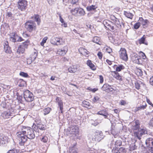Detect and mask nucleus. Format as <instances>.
<instances>
[{
	"label": "nucleus",
	"instance_id": "a878e982",
	"mask_svg": "<svg viewBox=\"0 0 153 153\" xmlns=\"http://www.w3.org/2000/svg\"><path fill=\"white\" fill-rule=\"evenodd\" d=\"M82 105L83 107L88 108L91 109L92 107V106L89 102L85 100L82 102Z\"/></svg>",
	"mask_w": 153,
	"mask_h": 153
},
{
	"label": "nucleus",
	"instance_id": "6e6552de",
	"mask_svg": "<svg viewBox=\"0 0 153 153\" xmlns=\"http://www.w3.org/2000/svg\"><path fill=\"white\" fill-rule=\"evenodd\" d=\"M103 23L105 27L111 31L114 30V27L113 26V23L111 21L106 19L103 21Z\"/></svg>",
	"mask_w": 153,
	"mask_h": 153
},
{
	"label": "nucleus",
	"instance_id": "1a4fd4ad",
	"mask_svg": "<svg viewBox=\"0 0 153 153\" xmlns=\"http://www.w3.org/2000/svg\"><path fill=\"white\" fill-rule=\"evenodd\" d=\"M119 54L121 59L125 61H127L128 60V56L125 48H120L119 51Z\"/></svg>",
	"mask_w": 153,
	"mask_h": 153
},
{
	"label": "nucleus",
	"instance_id": "412c9836",
	"mask_svg": "<svg viewBox=\"0 0 153 153\" xmlns=\"http://www.w3.org/2000/svg\"><path fill=\"white\" fill-rule=\"evenodd\" d=\"M7 142L6 137L4 136H1L0 137V145L4 146Z\"/></svg>",
	"mask_w": 153,
	"mask_h": 153
},
{
	"label": "nucleus",
	"instance_id": "bf43d9fd",
	"mask_svg": "<svg viewBox=\"0 0 153 153\" xmlns=\"http://www.w3.org/2000/svg\"><path fill=\"white\" fill-rule=\"evenodd\" d=\"M120 104L121 105H125L126 104V102L124 100H122L120 101Z\"/></svg>",
	"mask_w": 153,
	"mask_h": 153
},
{
	"label": "nucleus",
	"instance_id": "8fccbe9b",
	"mask_svg": "<svg viewBox=\"0 0 153 153\" xmlns=\"http://www.w3.org/2000/svg\"><path fill=\"white\" fill-rule=\"evenodd\" d=\"M19 75L21 76H22L24 77H28L27 74L23 72H21L19 73Z\"/></svg>",
	"mask_w": 153,
	"mask_h": 153
},
{
	"label": "nucleus",
	"instance_id": "680f3d73",
	"mask_svg": "<svg viewBox=\"0 0 153 153\" xmlns=\"http://www.w3.org/2000/svg\"><path fill=\"white\" fill-rule=\"evenodd\" d=\"M59 19L60 22H61L62 23H64V21L61 15L60 14H59Z\"/></svg>",
	"mask_w": 153,
	"mask_h": 153
},
{
	"label": "nucleus",
	"instance_id": "6e6d98bb",
	"mask_svg": "<svg viewBox=\"0 0 153 153\" xmlns=\"http://www.w3.org/2000/svg\"><path fill=\"white\" fill-rule=\"evenodd\" d=\"M143 109V105H142L140 107H138L136 109V111H138L141 110Z\"/></svg>",
	"mask_w": 153,
	"mask_h": 153
},
{
	"label": "nucleus",
	"instance_id": "2f4dec72",
	"mask_svg": "<svg viewBox=\"0 0 153 153\" xmlns=\"http://www.w3.org/2000/svg\"><path fill=\"white\" fill-rule=\"evenodd\" d=\"M15 34L16 33L15 32H12L10 33V39L13 42H16Z\"/></svg>",
	"mask_w": 153,
	"mask_h": 153
},
{
	"label": "nucleus",
	"instance_id": "a211bd4d",
	"mask_svg": "<svg viewBox=\"0 0 153 153\" xmlns=\"http://www.w3.org/2000/svg\"><path fill=\"white\" fill-rule=\"evenodd\" d=\"M92 41L93 42L99 45H103V43L101 39L99 37L97 36H94L93 38Z\"/></svg>",
	"mask_w": 153,
	"mask_h": 153
},
{
	"label": "nucleus",
	"instance_id": "72a5a7b5",
	"mask_svg": "<svg viewBox=\"0 0 153 153\" xmlns=\"http://www.w3.org/2000/svg\"><path fill=\"white\" fill-rule=\"evenodd\" d=\"M51 108L48 107L44 108L43 109L44 111V115H46L50 113L51 111Z\"/></svg>",
	"mask_w": 153,
	"mask_h": 153
},
{
	"label": "nucleus",
	"instance_id": "4c0bfd02",
	"mask_svg": "<svg viewBox=\"0 0 153 153\" xmlns=\"http://www.w3.org/2000/svg\"><path fill=\"white\" fill-rule=\"evenodd\" d=\"M139 127V124L138 120H137L135 121V125L133 126L132 128L134 130H137Z\"/></svg>",
	"mask_w": 153,
	"mask_h": 153
},
{
	"label": "nucleus",
	"instance_id": "aec40b11",
	"mask_svg": "<svg viewBox=\"0 0 153 153\" xmlns=\"http://www.w3.org/2000/svg\"><path fill=\"white\" fill-rule=\"evenodd\" d=\"M111 75L114 77L120 80H122L121 76L117 71H114L111 72Z\"/></svg>",
	"mask_w": 153,
	"mask_h": 153
},
{
	"label": "nucleus",
	"instance_id": "79ce46f5",
	"mask_svg": "<svg viewBox=\"0 0 153 153\" xmlns=\"http://www.w3.org/2000/svg\"><path fill=\"white\" fill-rule=\"evenodd\" d=\"M25 51V48H18L16 53L18 54L23 53Z\"/></svg>",
	"mask_w": 153,
	"mask_h": 153
},
{
	"label": "nucleus",
	"instance_id": "5701e85b",
	"mask_svg": "<svg viewBox=\"0 0 153 153\" xmlns=\"http://www.w3.org/2000/svg\"><path fill=\"white\" fill-rule=\"evenodd\" d=\"M79 51L80 53L83 55L85 56L86 57H87L89 52L87 51L86 48H79Z\"/></svg>",
	"mask_w": 153,
	"mask_h": 153
},
{
	"label": "nucleus",
	"instance_id": "4be33fe9",
	"mask_svg": "<svg viewBox=\"0 0 153 153\" xmlns=\"http://www.w3.org/2000/svg\"><path fill=\"white\" fill-rule=\"evenodd\" d=\"M59 48L57 52V54L60 55H64L67 51V48Z\"/></svg>",
	"mask_w": 153,
	"mask_h": 153
},
{
	"label": "nucleus",
	"instance_id": "423d86ee",
	"mask_svg": "<svg viewBox=\"0 0 153 153\" xmlns=\"http://www.w3.org/2000/svg\"><path fill=\"white\" fill-rule=\"evenodd\" d=\"M131 60L134 63L143 65V61L140 56L137 54L134 53L131 55Z\"/></svg>",
	"mask_w": 153,
	"mask_h": 153
},
{
	"label": "nucleus",
	"instance_id": "dca6fc26",
	"mask_svg": "<svg viewBox=\"0 0 153 153\" xmlns=\"http://www.w3.org/2000/svg\"><path fill=\"white\" fill-rule=\"evenodd\" d=\"M56 102L58 103L59 109L61 111V113H62V110L63 109V104L62 101L61 99L58 97H57L56 99Z\"/></svg>",
	"mask_w": 153,
	"mask_h": 153
},
{
	"label": "nucleus",
	"instance_id": "20e7f679",
	"mask_svg": "<svg viewBox=\"0 0 153 153\" xmlns=\"http://www.w3.org/2000/svg\"><path fill=\"white\" fill-rule=\"evenodd\" d=\"M23 132L26 134L27 139H33L35 137V134L33 130L31 128L24 126Z\"/></svg>",
	"mask_w": 153,
	"mask_h": 153
},
{
	"label": "nucleus",
	"instance_id": "3c124183",
	"mask_svg": "<svg viewBox=\"0 0 153 153\" xmlns=\"http://www.w3.org/2000/svg\"><path fill=\"white\" fill-rule=\"evenodd\" d=\"M97 151L94 149H91L88 151V153H97Z\"/></svg>",
	"mask_w": 153,
	"mask_h": 153
},
{
	"label": "nucleus",
	"instance_id": "f3484780",
	"mask_svg": "<svg viewBox=\"0 0 153 153\" xmlns=\"http://www.w3.org/2000/svg\"><path fill=\"white\" fill-rule=\"evenodd\" d=\"M117 149H113L112 151V152L113 153H118V152L119 153H126V149L123 147H121L119 149H118V148H117Z\"/></svg>",
	"mask_w": 153,
	"mask_h": 153
},
{
	"label": "nucleus",
	"instance_id": "39448f33",
	"mask_svg": "<svg viewBox=\"0 0 153 153\" xmlns=\"http://www.w3.org/2000/svg\"><path fill=\"white\" fill-rule=\"evenodd\" d=\"M23 95L25 100L27 102H31L33 100V94L29 90H27L24 91Z\"/></svg>",
	"mask_w": 153,
	"mask_h": 153
},
{
	"label": "nucleus",
	"instance_id": "f03ea898",
	"mask_svg": "<svg viewBox=\"0 0 153 153\" xmlns=\"http://www.w3.org/2000/svg\"><path fill=\"white\" fill-rule=\"evenodd\" d=\"M24 129V126L22 129V131L17 132L16 134L17 136L18 139L19 143V144L20 146H23L25 143L27 141V137L26 134L23 132Z\"/></svg>",
	"mask_w": 153,
	"mask_h": 153
},
{
	"label": "nucleus",
	"instance_id": "f8f14e48",
	"mask_svg": "<svg viewBox=\"0 0 153 153\" xmlns=\"http://www.w3.org/2000/svg\"><path fill=\"white\" fill-rule=\"evenodd\" d=\"M51 42L53 44L57 45L62 44L64 42L62 41V39L58 37L52 38L51 40Z\"/></svg>",
	"mask_w": 153,
	"mask_h": 153
},
{
	"label": "nucleus",
	"instance_id": "49530a36",
	"mask_svg": "<svg viewBox=\"0 0 153 153\" xmlns=\"http://www.w3.org/2000/svg\"><path fill=\"white\" fill-rule=\"evenodd\" d=\"M121 144L122 142L121 140H117L116 141L115 144V147L117 148V147L118 146H120L121 145Z\"/></svg>",
	"mask_w": 153,
	"mask_h": 153
},
{
	"label": "nucleus",
	"instance_id": "a19ab883",
	"mask_svg": "<svg viewBox=\"0 0 153 153\" xmlns=\"http://www.w3.org/2000/svg\"><path fill=\"white\" fill-rule=\"evenodd\" d=\"M124 68V67L123 65H120L116 68V71H120L122 69H123Z\"/></svg>",
	"mask_w": 153,
	"mask_h": 153
},
{
	"label": "nucleus",
	"instance_id": "69168bd1",
	"mask_svg": "<svg viewBox=\"0 0 153 153\" xmlns=\"http://www.w3.org/2000/svg\"><path fill=\"white\" fill-rule=\"evenodd\" d=\"M149 82L150 84L153 86V76L150 78Z\"/></svg>",
	"mask_w": 153,
	"mask_h": 153
},
{
	"label": "nucleus",
	"instance_id": "0eeeda50",
	"mask_svg": "<svg viewBox=\"0 0 153 153\" xmlns=\"http://www.w3.org/2000/svg\"><path fill=\"white\" fill-rule=\"evenodd\" d=\"M17 5L18 8L19 10L24 11L27 8V1L26 0H19Z\"/></svg>",
	"mask_w": 153,
	"mask_h": 153
},
{
	"label": "nucleus",
	"instance_id": "9b49d317",
	"mask_svg": "<svg viewBox=\"0 0 153 153\" xmlns=\"http://www.w3.org/2000/svg\"><path fill=\"white\" fill-rule=\"evenodd\" d=\"M101 89L103 91L107 92H113L114 90L112 88L111 86L107 84H104L101 87Z\"/></svg>",
	"mask_w": 153,
	"mask_h": 153
},
{
	"label": "nucleus",
	"instance_id": "774afa93",
	"mask_svg": "<svg viewBox=\"0 0 153 153\" xmlns=\"http://www.w3.org/2000/svg\"><path fill=\"white\" fill-rule=\"evenodd\" d=\"M149 123L150 126L153 127V118L151 120Z\"/></svg>",
	"mask_w": 153,
	"mask_h": 153
},
{
	"label": "nucleus",
	"instance_id": "58836bf2",
	"mask_svg": "<svg viewBox=\"0 0 153 153\" xmlns=\"http://www.w3.org/2000/svg\"><path fill=\"white\" fill-rule=\"evenodd\" d=\"M42 138L40 137L41 141L45 143L47 142L48 140V137L47 136L45 135L43 136H42Z\"/></svg>",
	"mask_w": 153,
	"mask_h": 153
},
{
	"label": "nucleus",
	"instance_id": "f704fd0d",
	"mask_svg": "<svg viewBox=\"0 0 153 153\" xmlns=\"http://www.w3.org/2000/svg\"><path fill=\"white\" fill-rule=\"evenodd\" d=\"M37 127L42 130H44L45 129L46 126L45 125L40 124H37Z\"/></svg>",
	"mask_w": 153,
	"mask_h": 153
},
{
	"label": "nucleus",
	"instance_id": "13d9d810",
	"mask_svg": "<svg viewBox=\"0 0 153 153\" xmlns=\"http://www.w3.org/2000/svg\"><path fill=\"white\" fill-rule=\"evenodd\" d=\"M146 101L149 105L153 107V104L151 102L149 99H147V98H146Z\"/></svg>",
	"mask_w": 153,
	"mask_h": 153
},
{
	"label": "nucleus",
	"instance_id": "de8ad7c7",
	"mask_svg": "<svg viewBox=\"0 0 153 153\" xmlns=\"http://www.w3.org/2000/svg\"><path fill=\"white\" fill-rule=\"evenodd\" d=\"M100 97L98 96H96L94 97L92 100V101L94 102L95 103L100 101Z\"/></svg>",
	"mask_w": 153,
	"mask_h": 153
},
{
	"label": "nucleus",
	"instance_id": "c85d7f7f",
	"mask_svg": "<svg viewBox=\"0 0 153 153\" xmlns=\"http://www.w3.org/2000/svg\"><path fill=\"white\" fill-rule=\"evenodd\" d=\"M18 85L19 87H23L26 84V82L23 79H20L18 81Z\"/></svg>",
	"mask_w": 153,
	"mask_h": 153
},
{
	"label": "nucleus",
	"instance_id": "c756f323",
	"mask_svg": "<svg viewBox=\"0 0 153 153\" xmlns=\"http://www.w3.org/2000/svg\"><path fill=\"white\" fill-rule=\"evenodd\" d=\"M124 14L127 17L131 19H132L133 18V15L131 13L128 12L127 11H124Z\"/></svg>",
	"mask_w": 153,
	"mask_h": 153
},
{
	"label": "nucleus",
	"instance_id": "4468645a",
	"mask_svg": "<svg viewBox=\"0 0 153 153\" xmlns=\"http://www.w3.org/2000/svg\"><path fill=\"white\" fill-rule=\"evenodd\" d=\"M69 132L70 134H72L73 135L76 136L79 133L78 128L76 126H71L70 128Z\"/></svg>",
	"mask_w": 153,
	"mask_h": 153
},
{
	"label": "nucleus",
	"instance_id": "a18cd8bd",
	"mask_svg": "<svg viewBox=\"0 0 153 153\" xmlns=\"http://www.w3.org/2000/svg\"><path fill=\"white\" fill-rule=\"evenodd\" d=\"M4 48H8L9 47L8 42L7 41H4L2 42Z\"/></svg>",
	"mask_w": 153,
	"mask_h": 153
},
{
	"label": "nucleus",
	"instance_id": "473e14b6",
	"mask_svg": "<svg viewBox=\"0 0 153 153\" xmlns=\"http://www.w3.org/2000/svg\"><path fill=\"white\" fill-rule=\"evenodd\" d=\"M97 7L95 5H91V6H88L87 7V10L88 11H90L92 10H95Z\"/></svg>",
	"mask_w": 153,
	"mask_h": 153
},
{
	"label": "nucleus",
	"instance_id": "b1692460",
	"mask_svg": "<svg viewBox=\"0 0 153 153\" xmlns=\"http://www.w3.org/2000/svg\"><path fill=\"white\" fill-rule=\"evenodd\" d=\"M114 24L117 28L120 29L121 27V25L122 24L124 25V24L122 22H120L119 20L117 19H116L114 21Z\"/></svg>",
	"mask_w": 153,
	"mask_h": 153
},
{
	"label": "nucleus",
	"instance_id": "4d7b16f0",
	"mask_svg": "<svg viewBox=\"0 0 153 153\" xmlns=\"http://www.w3.org/2000/svg\"><path fill=\"white\" fill-rule=\"evenodd\" d=\"M99 78L100 79V83H102L103 82V77L102 75L99 76Z\"/></svg>",
	"mask_w": 153,
	"mask_h": 153
},
{
	"label": "nucleus",
	"instance_id": "bb28decb",
	"mask_svg": "<svg viewBox=\"0 0 153 153\" xmlns=\"http://www.w3.org/2000/svg\"><path fill=\"white\" fill-rule=\"evenodd\" d=\"M87 65L89 66L93 70H95L96 69V68L94 65L93 64L91 61L89 60H88L87 61Z\"/></svg>",
	"mask_w": 153,
	"mask_h": 153
},
{
	"label": "nucleus",
	"instance_id": "37998d69",
	"mask_svg": "<svg viewBox=\"0 0 153 153\" xmlns=\"http://www.w3.org/2000/svg\"><path fill=\"white\" fill-rule=\"evenodd\" d=\"M48 39V37L47 36H45L44 38L42 41L40 43V45L41 46H43L44 45V44L46 42L47 40Z\"/></svg>",
	"mask_w": 153,
	"mask_h": 153
},
{
	"label": "nucleus",
	"instance_id": "c03bdc74",
	"mask_svg": "<svg viewBox=\"0 0 153 153\" xmlns=\"http://www.w3.org/2000/svg\"><path fill=\"white\" fill-rule=\"evenodd\" d=\"M69 151L70 153H78L77 149L74 147H71Z\"/></svg>",
	"mask_w": 153,
	"mask_h": 153
},
{
	"label": "nucleus",
	"instance_id": "864d4df0",
	"mask_svg": "<svg viewBox=\"0 0 153 153\" xmlns=\"http://www.w3.org/2000/svg\"><path fill=\"white\" fill-rule=\"evenodd\" d=\"M97 55L98 57L100 59H101L102 57V54L101 52H99L97 54Z\"/></svg>",
	"mask_w": 153,
	"mask_h": 153
},
{
	"label": "nucleus",
	"instance_id": "7c9ffc66",
	"mask_svg": "<svg viewBox=\"0 0 153 153\" xmlns=\"http://www.w3.org/2000/svg\"><path fill=\"white\" fill-rule=\"evenodd\" d=\"M33 53V54L31 55L30 57L32 61L35 59L37 55V51L35 48H34Z\"/></svg>",
	"mask_w": 153,
	"mask_h": 153
},
{
	"label": "nucleus",
	"instance_id": "6ab92c4d",
	"mask_svg": "<svg viewBox=\"0 0 153 153\" xmlns=\"http://www.w3.org/2000/svg\"><path fill=\"white\" fill-rule=\"evenodd\" d=\"M19 149L17 148L15 145H14L7 153H19Z\"/></svg>",
	"mask_w": 153,
	"mask_h": 153
},
{
	"label": "nucleus",
	"instance_id": "9d476101",
	"mask_svg": "<svg viewBox=\"0 0 153 153\" xmlns=\"http://www.w3.org/2000/svg\"><path fill=\"white\" fill-rule=\"evenodd\" d=\"M146 144L148 147L151 148L150 151L153 153V139L152 138H149L146 140Z\"/></svg>",
	"mask_w": 153,
	"mask_h": 153
},
{
	"label": "nucleus",
	"instance_id": "09e8293b",
	"mask_svg": "<svg viewBox=\"0 0 153 153\" xmlns=\"http://www.w3.org/2000/svg\"><path fill=\"white\" fill-rule=\"evenodd\" d=\"M141 23L140 22H138L135 23L134 25V28L135 29H138L140 26Z\"/></svg>",
	"mask_w": 153,
	"mask_h": 153
},
{
	"label": "nucleus",
	"instance_id": "338daca9",
	"mask_svg": "<svg viewBox=\"0 0 153 153\" xmlns=\"http://www.w3.org/2000/svg\"><path fill=\"white\" fill-rule=\"evenodd\" d=\"M99 124V122L97 121L96 120L95 121L94 123H92V125H93L94 126H96Z\"/></svg>",
	"mask_w": 153,
	"mask_h": 153
},
{
	"label": "nucleus",
	"instance_id": "5fc2aeb1",
	"mask_svg": "<svg viewBox=\"0 0 153 153\" xmlns=\"http://www.w3.org/2000/svg\"><path fill=\"white\" fill-rule=\"evenodd\" d=\"M105 51L109 54H111L112 53V48H106Z\"/></svg>",
	"mask_w": 153,
	"mask_h": 153
},
{
	"label": "nucleus",
	"instance_id": "ddd939ff",
	"mask_svg": "<svg viewBox=\"0 0 153 153\" xmlns=\"http://www.w3.org/2000/svg\"><path fill=\"white\" fill-rule=\"evenodd\" d=\"M97 114L103 116L105 119H107L109 120L110 119L109 116H110V114L108 113L105 109L99 111L97 113Z\"/></svg>",
	"mask_w": 153,
	"mask_h": 153
},
{
	"label": "nucleus",
	"instance_id": "052dcab7",
	"mask_svg": "<svg viewBox=\"0 0 153 153\" xmlns=\"http://www.w3.org/2000/svg\"><path fill=\"white\" fill-rule=\"evenodd\" d=\"M6 16L8 17H11L12 16V14L10 12H7Z\"/></svg>",
	"mask_w": 153,
	"mask_h": 153
},
{
	"label": "nucleus",
	"instance_id": "393cba45",
	"mask_svg": "<svg viewBox=\"0 0 153 153\" xmlns=\"http://www.w3.org/2000/svg\"><path fill=\"white\" fill-rule=\"evenodd\" d=\"M68 71L70 73H74L77 71V68L75 65H72L68 68Z\"/></svg>",
	"mask_w": 153,
	"mask_h": 153
},
{
	"label": "nucleus",
	"instance_id": "e433bc0d",
	"mask_svg": "<svg viewBox=\"0 0 153 153\" xmlns=\"http://www.w3.org/2000/svg\"><path fill=\"white\" fill-rule=\"evenodd\" d=\"M30 44L29 42L28 41H26L22 43V45H20L19 48H21L22 47H24L25 48L27 47Z\"/></svg>",
	"mask_w": 153,
	"mask_h": 153
},
{
	"label": "nucleus",
	"instance_id": "f257e3e1",
	"mask_svg": "<svg viewBox=\"0 0 153 153\" xmlns=\"http://www.w3.org/2000/svg\"><path fill=\"white\" fill-rule=\"evenodd\" d=\"M104 137L105 136L101 131H97L93 135L91 133L88 134V141L89 143H95L96 141L100 142L103 139Z\"/></svg>",
	"mask_w": 153,
	"mask_h": 153
},
{
	"label": "nucleus",
	"instance_id": "2eb2a0df",
	"mask_svg": "<svg viewBox=\"0 0 153 153\" xmlns=\"http://www.w3.org/2000/svg\"><path fill=\"white\" fill-rule=\"evenodd\" d=\"M78 11H79V13L81 12L83 15H84L85 13V11L82 8L79 9L78 7L75 8L71 10V13L72 15L74 16L76 15L77 14Z\"/></svg>",
	"mask_w": 153,
	"mask_h": 153
},
{
	"label": "nucleus",
	"instance_id": "603ef678",
	"mask_svg": "<svg viewBox=\"0 0 153 153\" xmlns=\"http://www.w3.org/2000/svg\"><path fill=\"white\" fill-rule=\"evenodd\" d=\"M11 48H4L5 52L6 53H11L12 51L10 49Z\"/></svg>",
	"mask_w": 153,
	"mask_h": 153
},
{
	"label": "nucleus",
	"instance_id": "0e129e2a",
	"mask_svg": "<svg viewBox=\"0 0 153 153\" xmlns=\"http://www.w3.org/2000/svg\"><path fill=\"white\" fill-rule=\"evenodd\" d=\"M23 35L24 37H29L30 36V35L27 34L26 32L24 33Z\"/></svg>",
	"mask_w": 153,
	"mask_h": 153
},
{
	"label": "nucleus",
	"instance_id": "cd10ccee",
	"mask_svg": "<svg viewBox=\"0 0 153 153\" xmlns=\"http://www.w3.org/2000/svg\"><path fill=\"white\" fill-rule=\"evenodd\" d=\"M32 19H34L35 21L37 22L38 25H39L41 21L40 19L39 15L38 14L34 15L33 16L31 17Z\"/></svg>",
	"mask_w": 153,
	"mask_h": 153
},
{
	"label": "nucleus",
	"instance_id": "7ed1b4c3",
	"mask_svg": "<svg viewBox=\"0 0 153 153\" xmlns=\"http://www.w3.org/2000/svg\"><path fill=\"white\" fill-rule=\"evenodd\" d=\"M25 27L29 32H32L36 30V24L31 20L28 21L25 23Z\"/></svg>",
	"mask_w": 153,
	"mask_h": 153
},
{
	"label": "nucleus",
	"instance_id": "ea45409f",
	"mask_svg": "<svg viewBox=\"0 0 153 153\" xmlns=\"http://www.w3.org/2000/svg\"><path fill=\"white\" fill-rule=\"evenodd\" d=\"M136 43L137 45H140L143 44V36L140 39L137 41Z\"/></svg>",
	"mask_w": 153,
	"mask_h": 153
},
{
	"label": "nucleus",
	"instance_id": "c9c22d12",
	"mask_svg": "<svg viewBox=\"0 0 153 153\" xmlns=\"http://www.w3.org/2000/svg\"><path fill=\"white\" fill-rule=\"evenodd\" d=\"M10 116V113L8 111H5L2 114L3 117L5 118H9Z\"/></svg>",
	"mask_w": 153,
	"mask_h": 153
},
{
	"label": "nucleus",
	"instance_id": "e2e57ef3",
	"mask_svg": "<svg viewBox=\"0 0 153 153\" xmlns=\"http://www.w3.org/2000/svg\"><path fill=\"white\" fill-rule=\"evenodd\" d=\"M79 1V0H72L71 3L72 4H76Z\"/></svg>",
	"mask_w": 153,
	"mask_h": 153
}]
</instances>
